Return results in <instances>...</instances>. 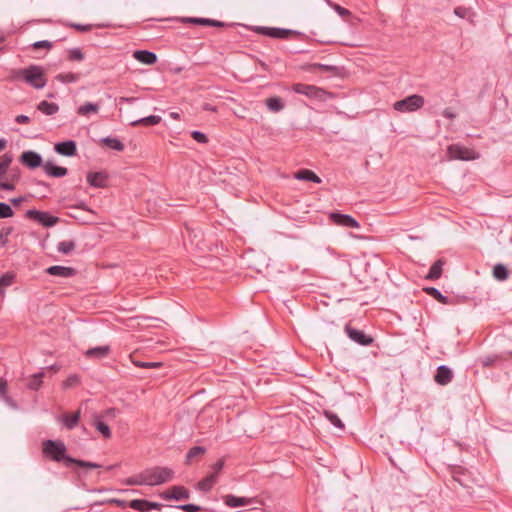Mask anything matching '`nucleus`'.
Wrapping results in <instances>:
<instances>
[{
    "instance_id": "obj_1",
    "label": "nucleus",
    "mask_w": 512,
    "mask_h": 512,
    "mask_svg": "<svg viewBox=\"0 0 512 512\" xmlns=\"http://www.w3.org/2000/svg\"><path fill=\"white\" fill-rule=\"evenodd\" d=\"M43 454L55 462H64L66 467L75 464L81 468L97 469L101 465L95 462L75 459L66 454L67 448L61 440H45L42 443Z\"/></svg>"
},
{
    "instance_id": "obj_2",
    "label": "nucleus",
    "mask_w": 512,
    "mask_h": 512,
    "mask_svg": "<svg viewBox=\"0 0 512 512\" xmlns=\"http://www.w3.org/2000/svg\"><path fill=\"white\" fill-rule=\"evenodd\" d=\"M13 80H24L27 84L35 89H42L46 86L43 69L37 65H30L27 68L16 69L12 71Z\"/></svg>"
},
{
    "instance_id": "obj_3",
    "label": "nucleus",
    "mask_w": 512,
    "mask_h": 512,
    "mask_svg": "<svg viewBox=\"0 0 512 512\" xmlns=\"http://www.w3.org/2000/svg\"><path fill=\"white\" fill-rule=\"evenodd\" d=\"M145 485L157 486L170 482L174 478V470L169 467L155 466L143 470Z\"/></svg>"
},
{
    "instance_id": "obj_4",
    "label": "nucleus",
    "mask_w": 512,
    "mask_h": 512,
    "mask_svg": "<svg viewBox=\"0 0 512 512\" xmlns=\"http://www.w3.org/2000/svg\"><path fill=\"white\" fill-rule=\"evenodd\" d=\"M425 103L424 98L421 95L413 94L405 97L393 104V108L401 113L414 112L420 109Z\"/></svg>"
},
{
    "instance_id": "obj_5",
    "label": "nucleus",
    "mask_w": 512,
    "mask_h": 512,
    "mask_svg": "<svg viewBox=\"0 0 512 512\" xmlns=\"http://www.w3.org/2000/svg\"><path fill=\"white\" fill-rule=\"evenodd\" d=\"M447 153L451 159L470 161L479 158V154L470 148L460 144H451L447 148Z\"/></svg>"
},
{
    "instance_id": "obj_6",
    "label": "nucleus",
    "mask_w": 512,
    "mask_h": 512,
    "mask_svg": "<svg viewBox=\"0 0 512 512\" xmlns=\"http://www.w3.org/2000/svg\"><path fill=\"white\" fill-rule=\"evenodd\" d=\"M26 217L32 219L44 227H53L59 222L57 216L51 215L49 212L38 211L36 209H30L26 212Z\"/></svg>"
},
{
    "instance_id": "obj_7",
    "label": "nucleus",
    "mask_w": 512,
    "mask_h": 512,
    "mask_svg": "<svg viewBox=\"0 0 512 512\" xmlns=\"http://www.w3.org/2000/svg\"><path fill=\"white\" fill-rule=\"evenodd\" d=\"M292 90L297 94L305 95L312 99H322L325 94L322 88L304 83L293 84Z\"/></svg>"
},
{
    "instance_id": "obj_8",
    "label": "nucleus",
    "mask_w": 512,
    "mask_h": 512,
    "mask_svg": "<svg viewBox=\"0 0 512 512\" xmlns=\"http://www.w3.org/2000/svg\"><path fill=\"white\" fill-rule=\"evenodd\" d=\"M347 336L355 343L362 346H369L373 343V338L364 333V331L353 328L349 325L345 326Z\"/></svg>"
},
{
    "instance_id": "obj_9",
    "label": "nucleus",
    "mask_w": 512,
    "mask_h": 512,
    "mask_svg": "<svg viewBox=\"0 0 512 512\" xmlns=\"http://www.w3.org/2000/svg\"><path fill=\"white\" fill-rule=\"evenodd\" d=\"M20 162L28 167L29 169H35L37 167H43V159L42 156L32 150L24 151L20 156Z\"/></svg>"
},
{
    "instance_id": "obj_10",
    "label": "nucleus",
    "mask_w": 512,
    "mask_h": 512,
    "mask_svg": "<svg viewBox=\"0 0 512 512\" xmlns=\"http://www.w3.org/2000/svg\"><path fill=\"white\" fill-rule=\"evenodd\" d=\"M160 497L164 500H186L190 497L189 491L183 486H173L169 490L160 493Z\"/></svg>"
},
{
    "instance_id": "obj_11",
    "label": "nucleus",
    "mask_w": 512,
    "mask_h": 512,
    "mask_svg": "<svg viewBox=\"0 0 512 512\" xmlns=\"http://www.w3.org/2000/svg\"><path fill=\"white\" fill-rule=\"evenodd\" d=\"M329 218L334 224L339 226L356 229L360 227L358 221L348 214L333 212L330 214Z\"/></svg>"
},
{
    "instance_id": "obj_12",
    "label": "nucleus",
    "mask_w": 512,
    "mask_h": 512,
    "mask_svg": "<svg viewBox=\"0 0 512 512\" xmlns=\"http://www.w3.org/2000/svg\"><path fill=\"white\" fill-rule=\"evenodd\" d=\"M257 32L275 39H287L291 34H298V32L289 29L270 28L264 26L258 27Z\"/></svg>"
},
{
    "instance_id": "obj_13",
    "label": "nucleus",
    "mask_w": 512,
    "mask_h": 512,
    "mask_svg": "<svg viewBox=\"0 0 512 512\" xmlns=\"http://www.w3.org/2000/svg\"><path fill=\"white\" fill-rule=\"evenodd\" d=\"M222 500L226 506L231 508L248 506L254 503L253 498L239 497L233 494H227L222 496Z\"/></svg>"
},
{
    "instance_id": "obj_14",
    "label": "nucleus",
    "mask_w": 512,
    "mask_h": 512,
    "mask_svg": "<svg viewBox=\"0 0 512 512\" xmlns=\"http://www.w3.org/2000/svg\"><path fill=\"white\" fill-rule=\"evenodd\" d=\"M54 150L56 153L62 155L71 157L74 156L77 152V145L76 142L73 140H66L63 142H58L54 146Z\"/></svg>"
},
{
    "instance_id": "obj_15",
    "label": "nucleus",
    "mask_w": 512,
    "mask_h": 512,
    "mask_svg": "<svg viewBox=\"0 0 512 512\" xmlns=\"http://www.w3.org/2000/svg\"><path fill=\"white\" fill-rule=\"evenodd\" d=\"M80 417H81V410L78 409L77 411H75L73 413L62 414V416L59 418V421L63 424V426L67 430L70 431V430L75 429L78 426Z\"/></svg>"
},
{
    "instance_id": "obj_16",
    "label": "nucleus",
    "mask_w": 512,
    "mask_h": 512,
    "mask_svg": "<svg viewBox=\"0 0 512 512\" xmlns=\"http://www.w3.org/2000/svg\"><path fill=\"white\" fill-rule=\"evenodd\" d=\"M453 379L452 370L446 366L441 365L437 368L436 374L434 375V381L442 386L449 384Z\"/></svg>"
},
{
    "instance_id": "obj_17",
    "label": "nucleus",
    "mask_w": 512,
    "mask_h": 512,
    "mask_svg": "<svg viewBox=\"0 0 512 512\" xmlns=\"http://www.w3.org/2000/svg\"><path fill=\"white\" fill-rule=\"evenodd\" d=\"M45 272L51 276L60 278H70L76 274V270L74 268L61 265L50 266L45 270Z\"/></svg>"
},
{
    "instance_id": "obj_18",
    "label": "nucleus",
    "mask_w": 512,
    "mask_h": 512,
    "mask_svg": "<svg viewBox=\"0 0 512 512\" xmlns=\"http://www.w3.org/2000/svg\"><path fill=\"white\" fill-rule=\"evenodd\" d=\"M107 179L105 172H90L87 174V182L94 188H104L107 185Z\"/></svg>"
},
{
    "instance_id": "obj_19",
    "label": "nucleus",
    "mask_w": 512,
    "mask_h": 512,
    "mask_svg": "<svg viewBox=\"0 0 512 512\" xmlns=\"http://www.w3.org/2000/svg\"><path fill=\"white\" fill-rule=\"evenodd\" d=\"M133 58L145 65H153L157 62V55L148 50H136L133 52Z\"/></svg>"
},
{
    "instance_id": "obj_20",
    "label": "nucleus",
    "mask_w": 512,
    "mask_h": 512,
    "mask_svg": "<svg viewBox=\"0 0 512 512\" xmlns=\"http://www.w3.org/2000/svg\"><path fill=\"white\" fill-rule=\"evenodd\" d=\"M45 173L50 177L61 178L68 174V169L65 167L57 166L54 163L47 161L43 164Z\"/></svg>"
},
{
    "instance_id": "obj_21",
    "label": "nucleus",
    "mask_w": 512,
    "mask_h": 512,
    "mask_svg": "<svg viewBox=\"0 0 512 512\" xmlns=\"http://www.w3.org/2000/svg\"><path fill=\"white\" fill-rule=\"evenodd\" d=\"M111 351V348L109 345H103V346H97L93 348H89L85 352V356L87 358H95V359H103L106 358Z\"/></svg>"
},
{
    "instance_id": "obj_22",
    "label": "nucleus",
    "mask_w": 512,
    "mask_h": 512,
    "mask_svg": "<svg viewBox=\"0 0 512 512\" xmlns=\"http://www.w3.org/2000/svg\"><path fill=\"white\" fill-rule=\"evenodd\" d=\"M93 425L96 430L105 438L109 439L112 436L110 427L101 420V416L98 414L93 415Z\"/></svg>"
},
{
    "instance_id": "obj_23",
    "label": "nucleus",
    "mask_w": 512,
    "mask_h": 512,
    "mask_svg": "<svg viewBox=\"0 0 512 512\" xmlns=\"http://www.w3.org/2000/svg\"><path fill=\"white\" fill-rule=\"evenodd\" d=\"M444 263H445V261L443 259H438L437 261H435L432 264V266L430 267L429 272L426 276V279L432 280V281L439 279L442 275V269H443Z\"/></svg>"
},
{
    "instance_id": "obj_24",
    "label": "nucleus",
    "mask_w": 512,
    "mask_h": 512,
    "mask_svg": "<svg viewBox=\"0 0 512 512\" xmlns=\"http://www.w3.org/2000/svg\"><path fill=\"white\" fill-rule=\"evenodd\" d=\"M217 479L218 477L216 476V473H211L199 481L197 488L202 492H209L217 482Z\"/></svg>"
},
{
    "instance_id": "obj_25",
    "label": "nucleus",
    "mask_w": 512,
    "mask_h": 512,
    "mask_svg": "<svg viewBox=\"0 0 512 512\" xmlns=\"http://www.w3.org/2000/svg\"><path fill=\"white\" fill-rule=\"evenodd\" d=\"M295 178L303 181H310L313 183H321V179L312 170L301 169L295 174Z\"/></svg>"
},
{
    "instance_id": "obj_26",
    "label": "nucleus",
    "mask_w": 512,
    "mask_h": 512,
    "mask_svg": "<svg viewBox=\"0 0 512 512\" xmlns=\"http://www.w3.org/2000/svg\"><path fill=\"white\" fill-rule=\"evenodd\" d=\"M162 118L158 115H150L147 117H143L132 121L130 123L131 126H155L161 122Z\"/></svg>"
},
{
    "instance_id": "obj_27",
    "label": "nucleus",
    "mask_w": 512,
    "mask_h": 512,
    "mask_svg": "<svg viewBox=\"0 0 512 512\" xmlns=\"http://www.w3.org/2000/svg\"><path fill=\"white\" fill-rule=\"evenodd\" d=\"M265 104H266L267 108L271 112H274V113L282 111L285 107L282 98H280L278 96H273V97L267 98L265 101Z\"/></svg>"
},
{
    "instance_id": "obj_28",
    "label": "nucleus",
    "mask_w": 512,
    "mask_h": 512,
    "mask_svg": "<svg viewBox=\"0 0 512 512\" xmlns=\"http://www.w3.org/2000/svg\"><path fill=\"white\" fill-rule=\"evenodd\" d=\"M37 109L45 115L52 116L59 111V106L56 103L44 100L38 104Z\"/></svg>"
},
{
    "instance_id": "obj_29",
    "label": "nucleus",
    "mask_w": 512,
    "mask_h": 512,
    "mask_svg": "<svg viewBox=\"0 0 512 512\" xmlns=\"http://www.w3.org/2000/svg\"><path fill=\"white\" fill-rule=\"evenodd\" d=\"M99 109L100 106L98 103L86 102L78 107L77 113L80 116H88L90 113H98Z\"/></svg>"
},
{
    "instance_id": "obj_30",
    "label": "nucleus",
    "mask_w": 512,
    "mask_h": 512,
    "mask_svg": "<svg viewBox=\"0 0 512 512\" xmlns=\"http://www.w3.org/2000/svg\"><path fill=\"white\" fill-rule=\"evenodd\" d=\"M424 291L435 300H437L441 304H448L449 299L447 296L443 295L440 290L435 287H426Z\"/></svg>"
},
{
    "instance_id": "obj_31",
    "label": "nucleus",
    "mask_w": 512,
    "mask_h": 512,
    "mask_svg": "<svg viewBox=\"0 0 512 512\" xmlns=\"http://www.w3.org/2000/svg\"><path fill=\"white\" fill-rule=\"evenodd\" d=\"M101 142L108 148L116 150V151H123L124 150V144L117 138L114 137H105L101 140Z\"/></svg>"
},
{
    "instance_id": "obj_32",
    "label": "nucleus",
    "mask_w": 512,
    "mask_h": 512,
    "mask_svg": "<svg viewBox=\"0 0 512 512\" xmlns=\"http://www.w3.org/2000/svg\"><path fill=\"white\" fill-rule=\"evenodd\" d=\"M44 376V372H39L30 377V379L27 382V387L30 390L37 391L42 386V379Z\"/></svg>"
},
{
    "instance_id": "obj_33",
    "label": "nucleus",
    "mask_w": 512,
    "mask_h": 512,
    "mask_svg": "<svg viewBox=\"0 0 512 512\" xmlns=\"http://www.w3.org/2000/svg\"><path fill=\"white\" fill-rule=\"evenodd\" d=\"M493 276L500 281H504L509 277V271L503 264H496L493 267Z\"/></svg>"
},
{
    "instance_id": "obj_34",
    "label": "nucleus",
    "mask_w": 512,
    "mask_h": 512,
    "mask_svg": "<svg viewBox=\"0 0 512 512\" xmlns=\"http://www.w3.org/2000/svg\"><path fill=\"white\" fill-rule=\"evenodd\" d=\"M129 507L139 511V512H148V500L145 499H133L129 502Z\"/></svg>"
},
{
    "instance_id": "obj_35",
    "label": "nucleus",
    "mask_w": 512,
    "mask_h": 512,
    "mask_svg": "<svg viewBox=\"0 0 512 512\" xmlns=\"http://www.w3.org/2000/svg\"><path fill=\"white\" fill-rule=\"evenodd\" d=\"M75 246L76 244L72 240L60 241L57 245V251L64 255H68L75 249Z\"/></svg>"
},
{
    "instance_id": "obj_36",
    "label": "nucleus",
    "mask_w": 512,
    "mask_h": 512,
    "mask_svg": "<svg viewBox=\"0 0 512 512\" xmlns=\"http://www.w3.org/2000/svg\"><path fill=\"white\" fill-rule=\"evenodd\" d=\"M13 161L11 153H5L0 157V177L3 176Z\"/></svg>"
},
{
    "instance_id": "obj_37",
    "label": "nucleus",
    "mask_w": 512,
    "mask_h": 512,
    "mask_svg": "<svg viewBox=\"0 0 512 512\" xmlns=\"http://www.w3.org/2000/svg\"><path fill=\"white\" fill-rule=\"evenodd\" d=\"M56 80L61 83H75L79 80V75L76 73L68 72V73H60L56 76Z\"/></svg>"
},
{
    "instance_id": "obj_38",
    "label": "nucleus",
    "mask_w": 512,
    "mask_h": 512,
    "mask_svg": "<svg viewBox=\"0 0 512 512\" xmlns=\"http://www.w3.org/2000/svg\"><path fill=\"white\" fill-rule=\"evenodd\" d=\"M324 415L325 417L330 421V423L332 425H334L335 427L343 430L344 429V423L342 422V420L338 417V415L332 411H324Z\"/></svg>"
},
{
    "instance_id": "obj_39",
    "label": "nucleus",
    "mask_w": 512,
    "mask_h": 512,
    "mask_svg": "<svg viewBox=\"0 0 512 512\" xmlns=\"http://www.w3.org/2000/svg\"><path fill=\"white\" fill-rule=\"evenodd\" d=\"M14 281V275L11 273H6L0 277V297L5 294V287L12 285Z\"/></svg>"
},
{
    "instance_id": "obj_40",
    "label": "nucleus",
    "mask_w": 512,
    "mask_h": 512,
    "mask_svg": "<svg viewBox=\"0 0 512 512\" xmlns=\"http://www.w3.org/2000/svg\"><path fill=\"white\" fill-rule=\"evenodd\" d=\"M206 452V448L203 446H194L192 447L186 455V461L187 463H190L192 459L199 455H203Z\"/></svg>"
},
{
    "instance_id": "obj_41",
    "label": "nucleus",
    "mask_w": 512,
    "mask_h": 512,
    "mask_svg": "<svg viewBox=\"0 0 512 512\" xmlns=\"http://www.w3.org/2000/svg\"><path fill=\"white\" fill-rule=\"evenodd\" d=\"M465 473L463 470H461L460 468H454L452 470V478L454 481L458 482L461 486L463 487H467V482H466V477H465Z\"/></svg>"
},
{
    "instance_id": "obj_42",
    "label": "nucleus",
    "mask_w": 512,
    "mask_h": 512,
    "mask_svg": "<svg viewBox=\"0 0 512 512\" xmlns=\"http://www.w3.org/2000/svg\"><path fill=\"white\" fill-rule=\"evenodd\" d=\"M124 483L126 485H129V486L145 485V479H144L143 471L138 473V474H136V475H133V476L127 478Z\"/></svg>"
},
{
    "instance_id": "obj_43",
    "label": "nucleus",
    "mask_w": 512,
    "mask_h": 512,
    "mask_svg": "<svg viewBox=\"0 0 512 512\" xmlns=\"http://www.w3.org/2000/svg\"><path fill=\"white\" fill-rule=\"evenodd\" d=\"M454 14L456 16H458L459 18H464V19H470L471 16H473L472 10L470 8H466L463 6L456 7L454 9Z\"/></svg>"
},
{
    "instance_id": "obj_44",
    "label": "nucleus",
    "mask_w": 512,
    "mask_h": 512,
    "mask_svg": "<svg viewBox=\"0 0 512 512\" xmlns=\"http://www.w3.org/2000/svg\"><path fill=\"white\" fill-rule=\"evenodd\" d=\"M13 232V227H4L0 231V247H5L8 243V237Z\"/></svg>"
},
{
    "instance_id": "obj_45",
    "label": "nucleus",
    "mask_w": 512,
    "mask_h": 512,
    "mask_svg": "<svg viewBox=\"0 0 512 512\" xmlns=\"http://www.w3.org/2000/svg\"><path fill=\"white\" fill-rule=\"evenodd\" d=\"M14 215L12 208L4 202H0V219L10 218Z\"/></svg>"
},
{
    "instance_id": "obj_46",
    "label": "nucleus",
    "mask_w": 512,
    "mask_h": 512,
    "mask_svg": "<svg viewBox=\"0 0 512 512\" xmlns=\"http://www.w3.org/2000/svg\"><path fill=\"white\" fill-rule=\"evenodd\" d=\"M191 137L198 143L206 144L208 143V137L201 131L194 130L191 132Z\"/></svg>"
},
{
    "instance_id": "obj_47",
    "label": "nucleus",
    "mask_w": 512,
    "mask_h": 512,
    "mask_svg": "<svg viewBox=\"0 0 512 512\" xmlns=\"http://www.w3.org/2000/svg\"><path fill=\"white\" fill-rule=\"evenodd\" d=\"M313 69H317L321 72H336L337 67L333 65H327V64H321V63H314L312 65Z\"/></svg>"
},
{
    "instance_id": "obj_48",
    "label": "nucleus",
    "mask_w": 512,
    "mask_h": 512,
    "mask_svg": "<svg viewBox=\"0 0 512 512\" xmlns=\"http://www.w3.org/2000/svg\"><path fill=\"white\" fill-rule=\"evenodd\" d=\"M79 383V377L76 374L69 375L67 379L63 382V387L65 389L76 386Z\"/></svg>"
},
{
    "instance_id": "obj_49",
    "label": "nucleus",
    "mask_w": 512,
    "mask_h": 512,
    "mask_svg": "<svg viewBox=\"0 0 512 512\" xmlns=\"http://www.w3.org/2000/svg\"><path fill=\"white\" fill-rule=\"evenodd\" d=\"M499 359L497 355H488L481 359V363L483 367H491L493 366Z\"/></svg>"
},
{
    "instance_id": "obj_50",
    "label": "nucleus",
    "mask_w": 512,
    "mask_h": 512,
    "mask_svg": "<svg viewBox=\"0 0 512 512\" xmlns=\"http://www.w3.org/2000/svg\"><path fill=\"white\" fill-rule=\"evenodd\" d=\"M209 20H210V18L188 17L185 19V22L192 23V24H198V25H202V26H208Z\"/></svg>"
},
{
    "instance_id": "obj_51",
    "label": "nucleus",
    "mask_w": 512,
    "mask_h": 512,
    "mask_svg": "<svg viewBox=\"0 0 512 512\" xmlns=\"http://www.w3.org/2000/svg\"><path fill=\"white\" fill-rule=\"evenodd\" d=\"M84 58V54L79 48H74L69 51V59L74 61H81Z\"/></svg>"
},
{
    "instance_id": "obj_52",
    "label": "nucleus",
    "mask_w": 512,
    "mask_h": 512,
    "mask_svg": "<svg viewBox=\"0 0 512 512\" xmlns=\"http://www.w3.org/2000/svg\"><path fill=\"white\" fill-rule=\"evenodd\" d=\"M175 508L181 509L185 512H198L201 510V507L195 504H183L174 506Z\"/></svg>"
},
{
    "instance_id": "obj_53",
    "label": "nucleus",
    "mask_w": 512,
    "mask_h": 512,
    "mask_svg": "<svg viewBox=\"0 0 512 512\" xmlns=\"http://www.w3.org/2000/svg\"><path fill=\"white\" fill-rule=\"evenodd\" d=\"M68 26L72 27L80 32H88L92 29V25H90V24L69 23Z\"/></svg>"
},
{
    "instance_id": "obj_54",
    "label": "nucleus",
    "mask_w": 512,
    "mask_h": 512,
    "mask_svg": "<svg viewBox=\"0 0 512 512\" xmlns=\"http://www.w3.org/2000/svg\"><path fill=\"white\" fill-rule=\"evenodd\" d=\"M32 47L35 50L41 49V48L50 49L52 47V43L48 40H41V41H37V42L33 43Z\"/></svg>"
},
{
    "instance_id": "obj_55",
    "label": "nucleus",
    "mask_w": 512,
    "mask_h": 512,
    "mask_svg": "<svg viewBox=\"0 0 512 512\" xmlns=\"http://www.w3.org/2000/svg\"><path fill=\"white\" fill-rule=\"evenodd\" d=\"M334 10L341 16V17H345V16H349L351 13L348 9L338 5V4H335L334 6Z\"/></svg>"
},
{
    "instance_id": "obj_56",
    "label": "nucleus",
    "mask_w": 512,
    "mask_h": 512,
    "mask_svg": "<svg viewBox=\"0 0 512 512\" xmlns=\"http://www.w3.org/2000/svg\"><path fill=\"white\" fill-rule=\"evenodd\" d=\"M0 398L7 404L9 405L10 407L12 408H17V404L15 403V401L7 395V393H5L4 395L0 396Z\"/></svg>"
},
{
    "instance_id": "obj_57",
    "label": "nucleus",
    "mask_w": 512,
    "mask_h": 512,
    "mask_svg": "<svg viewBox=\"0 0 512 512\" xmlns=\"http://www.w3.org/2000/svg\"><path fill=\"white\" fill-rule=\"evenodd\" d=\"M224 467V460L223 459H220L218 460L216 463L213 464L212 468L214 470L213 473H216V476L218 477V474L219 472L223 469Z\"/></svg>"
},
{
    "instance_id": "obj_58",
    "label": "nucleus",
    "mask_w": 512,
    "mask_h": 512,
    "mask_svg": "<svg viewBox=\"0 0 512 512\" xmlns=\"http://www.w3.org/2000/svg\"><path fill=\"white\" fill-rule=\"evenodd\" d=\"M0 189L5 191H13L15 186L10 182L0 181Z\"/></svg>"
},
{
    "instance_id": "obj_59",
    "label": "nucleus",
    "mask_w": 512,
    "mask_h": 512,
    "mask_svg": "<svg viewBox=\"0 0 512 512\" xmlns=\"http://www.w3.org/2000/svg\"><path fill=\"white\" fill-rule=\"evenodd\" d=\"M442 115L446 119H450V120H452L456 117V114L450 108L444 109V111L442 112Z\"/></svg>"
},
{
    "instance_id": "obj_60",
    "label": "nucleus",
    "mask_w": 512,
    "mask_h": 512,
    "mask_svg": "<svg viewBox=\"0 0 512 512\" xmlns=\"http://www.w3.org/2000/svg\"><path fill=\"white\" fill-rule=\"evenodd\" d=\"M15 122L18 124H27L30 122V118L26 115H18L15 118Z\"/></svg>"
},
{
    "instance_id": "obj_61",
    "label": "nucleus",
    "mask_w": 512,
    "mask_h": 512,
    "mask_svg": "<svg viewBox=\"0 0 512 512\" xmlns=\"http://www.w3.org/2000/svg\"><path fill=\"white\" fill-rule=\"evenodd\" d=\"M7 393V381L3 378H0V396Z\"/></svg>"
},
{
    "instance_id": "obj_62",
    "label": "nucleus",
    "mask_w": 512,
    "mask_h": 512,
    "mask_svg": "<svg viewBox=\"0 0 512 512\" xmlns=\"http://www.w3.org/2000/svg\"><path fill=\"white\" fill-rule=\"evenodd\" d=\"M224 25H225L224 22H221V21H218V20H214V19H210L208 26L223 27Z\"/></svg>"
},
{
    "instance_id": "obj_63",
    "label": "nucleus",
    "mask_w": 512,
    "mask_h": 512,
    "mask_svg": "<svg viewBox=\"0 0 512 512\" xmlns=\"http://www.w3.org/2000/svg\"><path fill=\"white\" fill-rule=\"evenodd\" d=\"M161 506H162V505H161L160 503L148 501V508H149V511H150V510H153V509H160V508H161Z\"/></svg>"
},
{
    "instance_id": "obj_64",
    "label": "nucleus",
    "mask_w": 512,
    "mask_h": 512,
    "mask_svg": "<svg viewBox=\"0 0 512 512\" xmlns=\"http://www.w3.org/2000/svg\"><path fill=\"white\" fill-rule=\"evenodd\" d=\"M136 100L134 97H120L119 101L121 103H133Z\"/></svg>"
}]
</instances>
